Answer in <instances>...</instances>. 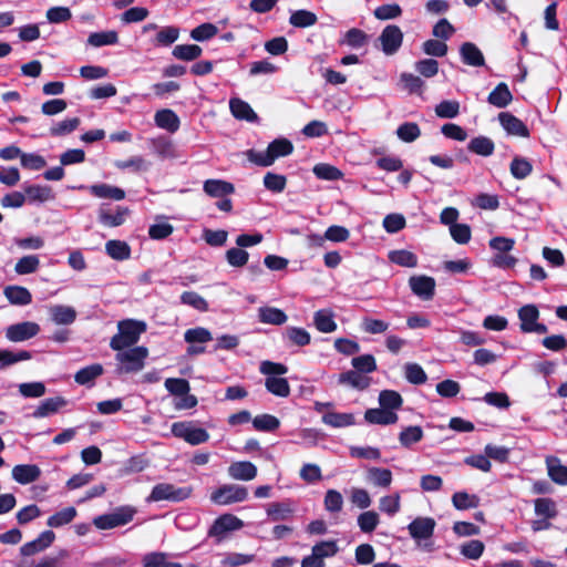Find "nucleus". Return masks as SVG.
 <instances>
[{"instance_id": "1", "label": "nucleus", "mask_w": 567, "mask_h": 567, "mask_svg": "<svg viewBox=\"0 0 567 567\" xmlns=\"http://www.w3.org/2000/svg\"><path fill=\"white\" fill-rule=\"evenodd\" d=\"M146 323L134 319H125L118 322V332L112 337L110 347L113 350L122 351L134 346L143 332L146 331Z\"/></svg>"}, {"instance_id": "2", "label": "nucleus", "mask_w": 567, "mask_h": 567, "mask_svg": "<svg viewBox=\"0 0 567 567\" xmlns=\"http://www.w3.org/2000/svg\"><path fill=\"white\" fill-rule=\"evenodd\" d=\"M293 152V144L287 138H276L268 144L266 152H257L249 150L247 152L248 159L261 167H268L279 157H285Z\"/></svg>"}, {"instance_id": "3", "label": "nucleus", "mask_w": 567, "mask_h": 567, "mask_svg": "<svg viewBox=\"0 0 567 567\" xmlns=\"http://www.w3.org/2000/svg\"><path fill=\"white\" fill-rule=\"evenodd\" d=\"M135 514L136 509L134 507L121 506L110 514L96 516L93 519V524L96 528L102 530L111 529L126 525L133 519Z\"/></svg>"}, {"instance_id": "4", "label": "nucleus", "mask_w": 567, "mask_h": 567, "mask_svg": "<svg viewBox=\"0 0 567 567\" xmlns=\"http://www.w3.org/2000/svg\"><path fill=\"white\" fill-rule=\"evenodd\" d=\"M192 488L189 487H176L169 483L156 484L151 494L146 497L147 503L169 501V502H182L190 496Z\"/></svg>"}, {"instance_id": "5", "label": "nucleus", "mask_w": 567, "mask_h": 567, "mask_svg": "<svg viewBox=\"0 0 567 567\" xmlns=\"http://www.w3.org/2000/svg\"><path fill=\"white\" fill-rule=\"evenodd\" d=\"M148 354V350L145 347H134L126 351L118 352L116 360L122 364L118 368L120 372L131 373L137 372L143 369L144 360Z\"/></svg>"}, {"instance_id": "6", "label": "nucleus", "mask_w": 567, "mask_h": 567, "mask_svg": "<svg viewBox=\"0 0 567 567\" xmlns=\"http://www.w3.org/2000/svg\"><path fill=\"white\" fill-rule=\"evenodd\" d=\"M244 527V522L233 514H223L217 517L208 529L207 535L215 538L216 544L221 543L227 533L238 530Z\"/></svg>"}, {"instance_id": "7", "label": "nucleus", "mask_w": 567, "mask_h": 567, "mask_svg": "<svg viewBox=\"0 0 567 567\" xmlns=\"http://www.w3.org/2000/svg\"><path fill=\"white\" fill-rule=\"evenodd\" d=\"M248 497V491L245 486L226 484L218 487L210 495L213 503L218 505H229L244 502Z\"/></svg>"}, {"instance_id": "8", "label": "nucleus", "mask_w": 567, "mask_h": 567, "mask_svg": "<svg viewBox=\"0 0 567 567\" xmlns=\"http://www.w3.org/2000/svg\"><path fill=\"white\" fill-rule=\"evenodd\" d=\"M172 433L190 445H198L209 440V433L203 427H195L189 422H175Z\"/></svg>"}, {"instance_id": "9", "label": "nucleus", "mask_w": 567, "mask_h": 567, "mask_svg": "<svg viewBox=\"0 0 567 567\" xmlns=\"http://www.w3.org/2000/svg\"><path fill=\"white\" fill-rule=\"evenodd\" d=\"M403 38L404 34L400 27L395 24L386 25L379 37L383 53L386 55L396 53L402 45Z\"/></svg>"}, {"instance_id": "10", "label": "nucleus", "mask_w": 567, "mask_h": 567, "mask_svg": "<svg viewBox=\"0 0 567 567\" xmlns=\"http://www.w3.org/2000/svg\"><path fill=\"white\" fill-rule=\"evenodd\" d=\"M40 332V326L33 321H23L9 326L6 338L11 342H22L32 339Z\"/></svg>"}, {"instance_id": "11", "label": "nucleus", "mask_w": 567, "mask_h": 567, "mask_svg": "<svg viewBox=\"0 0 567 567\" xmlns=\"http://www.w3.org/2000/svg\"><path fill=\"white\" fill-rule=\"evenodd\" d=\"M412 292L422 300H432L435 295V279L430 276H412L409 279Z\"/></svg>"}, {"instance_id": "12", "label": "nucleus", "mask_w": 567, "mask_h": 567, "mask_svg": "<svg viewBox=\"0 0 567 567\" xmlns=\"http://www.w3.org/2000/svg\"><path fill=\"white\" fill-rule=\"evenodd\" d=\"M55 539L53 530L48 529L42 532L35 539L23 544L20 547V554L22 556H33L49 548Z\"/></svg>"}, {"instance_id": "13", "label": "nucleus", "mask_w": 567, "mask_h": 567, "mask_svg": "<svg viewBox=\"0 0 567 567\" xmlns=\"http://www.w3.org/2000/svg\"><path fill=\"white\" fill-rule=\"evenodd\" d=\"M498 121L508 135L529 137L530 133L527 125L517 116L509 112H501Z\"/></svg>"}, {"instance_id": "14", "label": "nucleus", "mask_w": 567, "mask_h": 567, "mask_svg": "<svg viewBox=\"0 0 567 567\" xmlns=\"http://www.w3.org/2000/svg\"><path fill=\"white\" fill-rule=\"evenodd\" d=\"M130 215L127 207L117 206L115 213L105 208V205H101L97 214L99 223L105 227H118L123 225Z\"/></svg>"}, {"instance_id": "15", "label": "nucleus", "mask_w": 567, "mask_h": 567, "mask_svg": "<svg viewBox=\"0 0 567 567\" xmlns=\"http://www.w3.org/2000/svg\"><path fill=\"white\" fill-rule=\"evenodd\" d=\"M435 525L432 517H416L409 524L408 529L412 538L421 540L433 536Z\"/></svg>"}, {"instance_id": "16", "label": "nucleus", "mask_w": 567, "mask_h": 567, "mask_svg": "<svg viewBox=\"0 0 567 567\" xmlns=\"http://www.w3.org/2000/svg\"><path fill=\"white\" fill-rule=\"evenodd\" d=\"M68 404V400L61 395L48 398L40 402L37 409L31 413L33 419L47 417L51 414L56 413L60 409Z\"/></svg>"}, {"instance_id": "17", "label": "nucleus", "mask_w": 567, "mask_h": 567, "mask_svg": "<svg viewBox=\"0 0 567 567\" xmlns=\"http://www.w3.org/2000/svg\"><path fill=\"white\" fill-rule=\"evenodd\" d=\"M462 62L466 65L478 68L485 65L483 52L473 42H464L460 47Z\"/></svg>"}, {"instance_id": "18", "label": "nucleus", "mask_w": 567, "mask_h": 567, "mask_svg": "<svg viewBox=\"0 0 567 567\" xmlns=\"http://www.w3.org/2000/svg\"><path fill=\"white\" fill-rule=\"evenodd\" d=\"M40 476L41 470L35 464H19L12 468L13 480L22 485L33 483Z\"/></svg>"}, {"instance_id": "19", "label": "nucleus", "mask_w": 567, "mask_h": 567, "mask_svg": "<svg viewBox=\"0 0 567 567\" xmlns=\"http://www.w3.org/2000/svg\"><path fill=\"white\" fill-rule=\"evenodd\" d=\"M338 382L340 384H347L352 389L364 391L371 384V378L360 373L357 370H349L339 374Z\"/></svg>"}, {"instance_id": "20", "label": "nucleus", "mask_w": 567, "mask_h": 567, "mask_svg": "<svg viewBox=\"0 0 567 567\" xmlns=\"http://www.w3.org/2000/svg\"><path fill=\"white\" fill-rule=\"evenodd\" d=\"M364 420L370 424L389 425L398 422L399 416L393 411H388L383 408L368 409L364 412Z\"/></svg>"}, {"instance_id": "21", "label": "nucleus", "mask_w": 567, "mask_h": 567, "mask_svg": "<svg viewBox=\"0 0 567 567\" xmlns=\"http://www.w3.org/2000/svg\"><path fill=\"white\" fill-rule=\"evenodd\" d=\"M287 346L306 347L311 342L310 333L300 327H287L282 332Z\"/></svg>"}, {"instance_id": "22", "label": "nucleus", "mask_w": 567, "mask_h": 567, "mask_svg": "<svg viewBox=\"0 0 567 567\" xmlns=\"http://www.w3.org/2000/svg\"><path fill=\"white\" fill-rule=\"evenodd\" d=\"M513 101V94L505 82L498 83L488 94L487 102L498 109H504Z\"/></svg>"}, {"instance_id": "23", "label": "nucleus", "mask_w": 567, "mask_h": 567, "mask_svg": "<svg viewBox=\"0 0 567 567\" xmlns=\"http://www.w3.org/2000/svg\"><path fill=\"white\" fill-rule=\"evenodd\" d=\"M89 192L97 198H110L113 200H122L125 198L124 189L105 183L91 185Z\"/></svg>"}, {"instance_id": "24", "label": "nucleus", "mask_w": 567, "mask_h": 567, "mask_svg": "<svg viewBox=\"0 0 567 567\" xmlns=\"http://www.w3.org/2000/svg\"><path fill=\"white\" fill-rule=\"evenodd\" d=\"M230 112L237 120H245L247 122H256L258 115L251 106L239 97H233L229 101Z\"/></svg>"}, {"instance_id": "25", "label": "nucleus", "mask_w": 567, "mask_h": 567, "mask_svg": "<svg viewBox=\"0 0 567 567\" xmlns=\"http://www.w3.org/2000/svg\"><path fill=\"white\" fill-rule=\"evenodd\" d=\"M154 120L155 124L159 128H164L171 133H175L176 131H178L181 125V121L177 114L169 109H163L157 111L155 113Z\"/></svg>"}, {"instance_id": "26", "label": "nucleus", "mask_w": 567, "mask_h": 567, "mask_svg": "<svg viewBox=\"0 0 567 567\" xmlns=\"http://www.w3.org/2000/svg\"><path fill=\"white\" fill-rule=\"evenodd\" d=\"M229 475L235 480L250 481L257 475V467L249 461L234 462L228 468Z\"/></svg>"}, {"instance_id": "27", "label": "nucleus", "mask_w": 567, "mask_h": 567, "mask_svg": "<svg viewBox=\"0 0 567 567\" xmlns=\"http://www.w3.org/2000/svg\"><path fill=\"white\" fill-rule=\"evenodd\" d=\"M203 188L208 196L215 198L225 197L235 192V186L231 183L221 179H207Z\"/></svg>"}, {"instance_id": "28", "label": "nucleus", "mask_w": 567, "mask_h": 567, "mask_svg": "<svg viewBox=\"0 0 567 567\" xmlns=\"http://www.w3.org/2000/svg\"><path fill=\"white\" fill-rule=\"evenodd\" d=\"M51 320L55 324H71L76 319V311L70 306L55 305L49 309Z\"/></svg>"}, {"instance_id": "29", "label": "nucleus", "mask_w": 567, "mask_h": 567, "mask_svg": "<svg viewBox=\"0 0 567 567\" xmlns=\"http://www.w3.org/2000/svg\"><path fill=\"white\" fill-rule=\"evenodd\" d=\"M3 293L11 305L27 306L32 301L31 292L22 286H7Z\"/></svg>"}, {"instance_id": "30", "label": "nucleus", "mask_w": 567, "mask_h": 567, "mask_svg": "<svg viewBox=\"0 0 567 567\" xmlns=\"http://www.w3.org/2000/svg\"><path fill=\"white\" fill-rule=\"evenodd\" d=\"M546 465L548 476L553 482L559 485H567V466L563 465L558 457L548 456Z\"/></svg>"}, {"instance_id": "31", "label": "nucleus", "mask_w": 567, "mask_h": 567, "mask_svg": "<svg viewBox=\"0 0 567 567\" xmlns=\"http://www.w3.org/2000/svg\"><path fill=\"white\" fill-rule=\"evenodd\" d=\"M104 372L101 363H93L80 369L75 375L74 381L80 385H92L93 381L101 377Z\"/></svg>"}, {"instance_id": "32", "label": "nucleus", "mask_w": 567, "mask_h": 567, "mask_svg": "<svg viewBox=\"0 0 567 567\" xmlns=\"http://www.w3.org/2000/svg\"><path fill=\"white\" fill-rule=\"evenodd\" d=\"M467 150L473 154L488 157L494 153L495 144L489 137L480 135L468 142Z\"/></svg>"}, {"instance_id": "33", "label": "nucleus", "mask_w": 567, "mask_h": 567, "mask_svg": "<svg viewBox=\"0 0 567 567\" xmlns=\"http://www.w3.org/2000/svg\"><path fill=\"white\" fill-rule=\"evenodd\" d=\"M313 323L318 331L322 333H330L337 329V323L333 313L329 309H320L313 315Z\"/></svg>"}, {"instance_id": "34", "label": "nucleus", "mask_w": 567, "mask_h": 567, "mask_svg": "<svg viewBox=\"0 0 567 567\" xmlns=\"http://www.w3.org/2000/svg\"><path fill=\"white\" fill-rule=\"evenodd\" d=\"M106 254L114 260L123 261L131 257V247L126 241L111 239L105 244Z\"/></svg>"}, {"instance_id": "35", "label": "nucleus", "mask_w": 567, "mask_h": 567, "mask_svg": "<svg viewBox=\"0 0 567 567\" xmlns=\"http://www.w3.org/2000/svg\"><path fill=\"white\" fill-rule=\"evenodd\" d=\"M259 321L262 323L281 326L284 324L288 317L281 309L275 307H261L258 310Z\"/></svg>"}, {"instance_id": "36", "label": "nucleus", "mask_w": 567, "mask_h": 567, "mask_svg": "<svg viewBox=\"0 0 567 567\" xmlns=\"http://www.w3.org/2000/svg\"><path fill=\"white\" fill-rule=\"evenodd\" d=\"M518 318L520 320V331L529 333V329L539 318V310L535 305H525L519 308Z\"/></svg>"}, {"instance_id": "37", "label": "nucleus", "mask_w": 567, "mask_h": 567, "mask_svg": "<svg viewBox=\"0 0 567 567\" xmlns=\"http://www.w3.org/2000/svg\"><path fill=\"white\" fill-rule=\"evenodd\" d=\"M78 515V511L73 506L64 507L61 511L51 515L47 525L51 528H59L70 524Z\"/></svg>"}, {"instance_id": "38", "label": "nucleus", "mask_w": 567, "mask_h": 567, "mask_svg": "<svg viewBox=\"0 0 567 567\" xmlns=\"http://www.w3.org/2000/svg\"><path fill=\"white\" fill-rule=\"evenodd\" d=\"M265 386L268 392L279 398H287L290 394V385L286 378L267 377Z\"/></svg>"}, {"instance_id": "39", "label": "nucleus", "mask_w": 567, "mask_h": 567, "mask_svg": "<svg viewBox=\"0 0 567 567\" xmlns=\"http://www.w3.org/2000/svg\"><path fill=\"white\" fill-rule=\"evenodd\" d=\"M534 509L537 516L545 519H553L558 515L556 503L549 497L536 498Z\"/></svg>"}, {"instance_id": "40", "label": "nucleus", "mask_w": 567, "mask_h": 567, "mask_svg": "<svg viewBox=\"0 0 567 567\" xmlns=\"http://www.w3.org/2000/svg\"><path fill=\"white\" fill-rule=\"evenodd\" d=\"M322 422L331 427H346L355 423L352 413L328 412L323 414Z\"/></svg>"}, {"instance_id": "41", "label": "nucleus", "mask_w": 567, "mask_h": 567, "mask_svg": "<svg viewBox=\"0 0 567 567\" xmlns=\"http://www.w3.org/2000/svg\"><path fill=\"white\" fill-rule=\"evenodd\" d=\"M424 433L420 425H410L400 432L399 442L403 447L410 449L413 444L419 443Z\"/></svg>"}, {"instance_id": "42", "label": "nucleus", "mask_w": 567, "mask_h": 567, "mask_svg": "<svg viewBox=\"0 0 567 567\" xmlns=\"http://www.w3.org/2000/svg\"><path fill=\"white\" fill-rule=\"evenodd\" d=\"M392 472L384 467H370L368 470V481L374 486L386 488L392 483Z\"/></svg>"}, {"instance_id": "43", "label": "nucleus", "mask_w": 567, "mask_h": 567, "mask_svg": "<svg viewBox=\"0 0 567 567\" xmlns=\"http://www.w3.org/2000/svg\"><path fill=\"white\" fill-rule=\"evenodd\" d=\"M389 259L391 262L401 267L414 268L417 266V256L405 249L392 250L389 252Z\"/></svg>"}, {"instance_id": "44", "label": "nucleus", "mask_w": 567, "mask_h": 567, "mask_svg": "<svg viewBox=\"0 0 567 567\" xmlns=\"http://www.w3.org/2000/svg\"><path fill=\"white\" fill-rule=\"evenodd\" d=\"M380 406L388 411L400 410L403 404V398L394 390H382L379 394Z\"/></svg>"}, {"instance_id": "45", "label": "nucleus", "mask_w": 567, "mask_h": 567, "mask_svg": "<svg viewBox=\"0 0 567 567\" xmlns=\"http://www.w3.org/2000/svg\"><path fill=\"white\" fill-rule=\"evenodd\" d=\"M480 497L467 492H456L452 496V504L458 511L476 508L480 505Z\"/></svg>"}, {"instance_id": "46", "label": "nucleus", "mask_w": 567, "mask_h": 567, "mask_svg": "<svg viewBox=\"0 0 567 567\" xmlns=\"http://www.w3.org/2000/svg\"><path fill=\"white\" fill-rule=\"evenodd\" d=\"M202 53L203 49L197 44H178L172 51L173 56L182 61H194Z\"/></svg>"}, {"instance_id": "47", "label": "nucleus", "mask_w": 567, "mask_h": 567, "mask_svg": "<svg viewBox=\"0 0 567 567\" xmlns=\"http://www.w3.org/2000/svg\"><path fill=\"white\" fill-rule=\"evenodd\" d=\"M25 200L33 202H47L53 197L52 189L50 186L41 185H29L24 188Z\"/></svg>"}, {"instance_id": "48", "label": "nucleus", "mask_w": 567, "mask_h": 567, "mask_svg": "<svg viewBox=\"0 0 567 567\" xmlns=\"http://www.w3.org/2000/svg\"><path fill=\"white\" fill-rule=\"evenodd\" d=\"M316 13L301 9L291 13L289 23L295 28H309L317 23Z\"/></svg>"}, {"instance_id": "49", "label": "nucleus", "mask_w": 567, "mask_h": 567, "mask_svg": "<svg viewBox=\"0 0 567 567\" xmlns=\"http://www.w3.org/2000/svg\"><path fill=\"white\" fill-rule=\"evenodd\" d=\"M252 426L260 432H274L279 429L280 421L275 415L264 413L252 419Z\"/></svg>"}, {"instance_id": "50", "label": "nucleus", "mask_w": 567, "mask_h": 567, "mask_svg": "<svg viewBox=\"0 0 567 567\" xmlns=\"http://www.w3.org/2000/svg\"><path fill=\"white\" fill-rule=\"evenodd\" d=\"M118 42V34L116 31H102V32H93L87 38V43L92 47H104V45H113Z\"/></svg>"}, {"instance_id": "51", "label": "nucleus", "mask_w": 567, "mask_h": 567, "mask_svg": "<svg viewBox=\"0 0 567 567\" xmlns=\"http://www.w3.org/2000/svg\"><path fill=\"white\" fill-rule=\"evenodd\" d=\"M143 567H183L179 563L168 561L167 554L153 551L143 557Z\"/></svg>"}, {"instance_id": "52", "label": "nucleus", "mask_w": 567, "mask_h": 567, "mask_svg": "<svg viewBox=\"0 0 567 567\" xmlns=\"http://www.w3.org/2000/svg\"><path fill=\"white\" fill-rule=\"evenodd\" d=\"M312 172L317 178L323 181H338L343 177L342 172L338 167L326 163L315 165Z\"/></svg>"}, {"instance_id": "53", "label": "nucleus", "mask_w": 567, "mask_h": 567, "mask_svg": "<svg viewBox=\"0 0 567 567\" xmlns=\"http://www.w3.org/2000/svg\"><path fill=\"white\" fill-rule=\"evenodd\" d=\"M398 137L405 143H412L421 136V128L415 122H404L396 128Z\"/></svg>"}, {"instance_id": "54", "label": "nucleus", "mask_w": 567, "mask_h": 567, "mask_svg": "<svg viewBox=\"0 0 567 567\" xmlns=\"http://www.w3.org/2000/svg\"><path fill=\"white\" fill-rule=\"evenodd\" d=\"M511 174L516 179H524L533 171L532 163L524 157L515 156L509 166Z\"/></svg>"}, {"instance_id": "55", "label": "nucleus", "mask_w": 567, "mask_h": 567, "mask_svg": "<svg viewBox=\"0 0 567 567\" xmlns=\"http://www.w3.org/2000/svg\"><path fill=\"white\" fill-rule=\"evenodd\" d=\"M292 512L290 502H275L269 504L267 508V515L275 522L288 518Z\"/></svg>"}, {"instance_id": "56", "label": "nucleus", "mask_w": 567, "mask_h": 567, "mask_svg": "<svg viewBox=\"0 0 567 567\" xmlns=\"http://www.w3.org/2000/svg\"><path fill=\"white\" fill-rule=\"evenodd\" d=\"M32 358V354L30 351L21 350L18 352H12L10 350L1 349L0 348V363L1 368H6L12 364H16L20 361H27Z\"/></svg>"}, {"instance_id": "57", "label": "nucleus", "mask_w": 567, "mask_h": 567, "mask_svg": "<svg viewBox=\"0 0 567 567\" xmlns=\"http://www.w3.org/2000/svg\"><path fill=\"white\" fill-rule=\"evenodd\" d=\"M400 80H401L404 89L410 94L422 95L425 83L420 76L414 75L412 73L403 72L400 75Z\"/></svg>"}, {"instance_id": "58", "label": "nucleus", "mask_w": 567, "mask_h": 567, "mask_svg": "<svg viewBox=\"0 0 567 567\" xmlns=\"http://www.w3.org/2000/svg\"><path fill=\"white\" fill-rule=\"evenodd\" d=\"M354 370L362 374L372 373L378 369L375 358L372 354H362L351 360Z\"/></svg>"}, {"instance_id": "59", "label": "nucleus", "mask_w": 567, "mask_h": 567, "mask_svg": "<svg viewBox=\"0 0 567 567\" xmlns=\"http://www.w3.org/2000/svg\"><path fill=\"white\" fill-rule=\"evenodd\" d=\"M40 266V259L37 255H28L20 258L16 266L14 271L18 275H29L38 270Z\"/></svg>"}, {"instance_id": "60", "label": "nucleus", "mask_w": 567, "mask_h": 567, "mask_svg": "<svg viewBox=\"0 0 567 567\" xmlns=\"http://www.w3.org/2000/svg\"><path fill=\"white\" fill-rule=\"evenodd\" d=\"M368 42V34L358 28H352L344 33V39L340 44L346 43L353 49H360Z\"/></svg>"}, {"instance_id": "61", "label": "nucleus", "mask_w": 567, "mask_h": 567, "mask_svg": "<svg viewBox=\"0 0 567 567\" xmlns=\"http://www.w3.org/2000/svg\"><path fill=\"white\" fill-rule=\"evenodd\" d=\"M184 340L189 344L206 343L213 340V334L204 327H196L185 331Z\"/></svg>"}, {"instance_id": "62", "label": "nucleus", "mask_w": 567, "mask_h": 567, "mask_svg": "<svg viewBox=\"0 0 567 567\" xmlns=\"http://www.w3.org/2000/svg\"><path fill=\"white\" fill-rule=\"evenodd\" d=\"M405 379L415 385L426 382L427 375L423 368L417 363H406L404 367Z\"/></svg>"}, {"instance_id": "63", "label": "nucleus", "mask_w": 567, "mask_h": 567, "mask_svg": "<svg viewBox=\"0 0 567 567\" xmlns=\"http://www.w3.org/2000/svg\"><path fill=\"white\" fill-rule=\"evenodd\" d=\"M287 185V177L281 174L267 172L264 176V186L272 193H281Z\"/></svg>"}, {"instance_id": "64", "label": "nucleus", "mask_w": 567, "mask_h": 567, "mask_svg": "<svg viewBox=\"0 0 567 567\" xmlns=\"http://www.w3.org/2000/svg\"><path fill=\"white\" fill-rule=\"evenodd\" d=\"M484 549L485 545L482 540L472 539L462 544L460 551L464 557L476 560L483 555Z\"/></svg>"}]
</instances>
